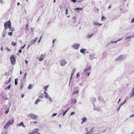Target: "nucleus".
<instances>
[{"label": "nucleus", "mask_w": 134, "mask_h": 134, "mask_svg": "<svg viewBox=\"0 0 134 134\" xmlns=\"http://www.w3.org/2000/svg\"><path fill=\"white\" fill-rule=\"evenodd\" d=\"M27 116L33 120H37L38 118V116L32 113L28 114Z\"/></svg>", "instance_id": "nucleus-2"}, {"label": "nucleus", "mask_w": 134, "mask_h": 134, "mask_svg": "<svg viewBox=\"0 0 134 134\" xmlns=\"http://www.w3.org/2000/svg\"><path fill=\"white\" fill-rule=\"evenodd\" d=\"M45 56H46L45 55H43V54H41L40 57L42 58H44V59L45 58Z\"/></svg>", "instance_id": "nucleus-27"}, {"label": "nucleus", "mask_w": 134, "mask_h": 134, "mask_svg": "<svg viewBox=\"0 0 134 134\" xmlns=\"http://www.w3.org/2000/svg\"><path fill=\"white\" fill-rule=\"evenodd\" d=\"M56 41V39H54L53 40V46L54 43Z\"/></svg>", "instance_id": "nucleus-46"}, {"label": "nucleus", "mask_w": 134, "mask_h": 134, "mask_svg": "<svg viewBox=\"0 0 134 134\" xmlns=\"http://www.w3.org/2000/svg\"><path fill=\"white\" fill-rule=\"evenodd\" d=\"M4 26L5 27V30H6L7 29H8V25L7 21L4 24Z\"/></svg>", "instance_id": "nucleus-18"}, {"label": "nucleus", "mask_w": 134, "mask_h": 134, "mask_svg": "<svg viewBox=\"0 0 134 134\" xmlns=\"http://www.w3.org/2000/svg\"><path fill=\"white\" fill-rule=\"evenodd\" d=\"M83 9V8H75V10H82Z\"/></svg>", "instance_id": "nucleus-28"}, {"label": "nucleus", "mask_w": 134, "mask_h": 134, "mask_svg": "<svg viewBox=\"0 0 134 134\" xmlns=\"http://www.w3.org/2000/svg\"><path fill=\"white\" fill-rule=\"evenodd\" d=\"M48 99L50 102H52V98L50 97H49Z\"/></svg>", "instance_id": "nucleus-39"}, {"label": "nucleus", "mask_w": 134, "mask_h": 134, "mask_svg": "<svg viewBox=\"0 0 134 134\" xmlns=\"http://www.w3.org/2000/svg\"><path fill=\"white\" fill-rule=\"evenodd\" d=\"M32 123L35 124H36L37 123V121L32 122Z\"/></svg>", "instance_id": "nucleus-58"}, {"label": "nucleus", "mask_w": 134, "mask_h": 134, "mask_svg": "<svg viewBox=\"0 0 134 134\" xmlns=\"http://www.w3.org/2000/svg\"><path fill=\"white\" fill-rule=\"evenodd\" d=\"M75 114V113L74 112H72L70 114V115H73L74 114Z\"/></svg>", "instance_id": "nucleus-51"}, {"label": "nucleus", "mask_w": 134, "mask_h": 134, "mask_svg": "<svg viewBox=\"0 0 134 134\" xmlns=\"http://www.w3.org/2000/svg\"><path fill=\"white\" fill-rule=\"evenodd\" d=\"M90 72H88V71H87L86 73L85 74V75H87L88 76H89L90 75Z\"/></svg>", "instance_id": "nucleus-35"}, {"label": "nucleus", "mask_w": 134, "mask_h": 134, "mask_svg": "<svg viewBox=\"0 0 134 134\" xmlns=\"http://www.w3.org/2000/svg\"><path fill=\"white\" fill-rule=\"evenodd\" d=\"M8 34L9 36H11L12 35V32H10L8 33Z\"/></svg>", "instance_id": "nucleus-44"}, {"label": "nucleus", "mask_w": 134, "mask_h": 134, "mask_svg": "<svg viewBox=\"0 0 134 134\" xmlns=\"http://www.w3.org/2000/svg\"><path fill=\"white\" fill-rule=\"evenodd\" d=\"M8 27L9 29L10 30L12 28L11 25V22L10 20H9L7 21Z\"/></svg>", "instance_id": "nucleus-9"}, {"label": "nucleus", "mask_w": 134, "mask_h": 134, "mask_svg": "<svg viewBox=\"0 0 134 134\" xmlns=\"http://www.w3.org/2000/svg\"><path fill=\"white\" fill-rule=\"evenodd\" d=\"M40 100L39 99H37V100L36 101L35 103V104H37L38 102H40Z\"/></svg>", "instance_id": "nucleus-29"}, {"label": "nucleus", "mask_w": 134, "mask_h": 134, "mask_svg": "<svg viewBox=\"0 0 134 134\" xmlns=\"http://www.w3.org/2000/svg\"><path fill=\"white\" fill-rule=\"evenodd\" d=\"M17 127H19L22 126L24 128L26 127V126L24 125V123L23 122H21L20 124H18L17 125Z\"/></svg>", "instance_id": "nucleus-11"}, {"label": "nucleus", "mask_w": 134, "mask_h": 134, "mask_svg": "<svg viewBox=\"0 0 134 134\" xmlns=\"http://www.w3.org/2000/svg\"><path fill=\"white\" fill-rule=\"evenodd\" d=\"M9 108H7V110L5 111V114H7L9 111Z\"/></svg>", "instance_id": "nucleus-36"}, {"label": "nucleus", "mask_w": 134, "mask_h": 134, "mask_svg": "<svg viewBox=\"0 0 134 134\" xmlns=\"http://www.w3.org/2000/svg\"><path fill=\"white\" fill-rule=\"evenodd\" d=\"M11 44L14 46H15V43L14 42V41L12 42Z\"/></svg>", "instance_id": "nucleus-43"}, {"label": "nucleus", "mask_w": 134, "mask_h": 134, "mask_svg": "<svg viewBox=\"0 0 134 134\" xmlns=\"http://www.w3.org/2000/svg\"><path fill=\"white\" fill-rule=\"evenodd\" d=\"M44 97V95L43 94H40V96H39V98H42Z\"/></svg>", "instance_id": "nucleus-32"}, {"label": "nucleus", "mask_w": 134, "mask_h": 134, "mask_svg": "<svg viewBox=\"0 0 134 134\" xmlns=\"http://www.w3.org/2000/svg\"><path fill=\"white\" fill-rule=\"evenodd\" d=\"M125 58V57L123 55H121L119 57L117 58L115 61H120L121 60H122Z\"/></svg>", "instance_id": "nucleus-5"}, {"label": "nucleus", "mask_w": 134, "mask_h": 134, "mask_svg": "<svg viewBox=\"0 0 134 134\" xmlns=\"http://www.w3.org/2000/svg\"><path fill=\"white\" fill-rule=\"evenodd\" d=\"M71 1L74 3H75L76 2V0H71Z\"/></svg>", "instance_id": "nucleus-57"}, {"label": "nucleus", "mask_w": 134, "mask_h": 134, "mask_svg": "<svg viewBox=\"0 0 134 134\" xmlns=\"http://www.w3.org/2000/svg\"><path fill=\"white\" fill-rule=\"evenodd\" d=\"M23 87V85H21V86H20V88L21 89Z\"/></svg>", "instance_id": "nucleus-53"}, {"label": "nucleus", "mask_w": 134, "mask_h": 134, "mask_svg": "<svg viewBox=\"0 0 134 134\" xmlns=\"http://www.w3.org/2000/svg\"><path fill=\"white\" fill-rule=\"evenodd\" d=\"M82 121L81 122V124H82L83 123L85 122L87 120V118L84 117L82 119Z\"/></svg>", "instance_id": "nucleus-10"}, {"label": "nucleus", "mask_w": 134, "mask_h": 134, "mask_svg": "<svg viewBox=\"0 0 134 134\" xmlns=\"http://www.w3.org/2000/svg\"><path fill=\"white\" fill-rule=\"evenodd\" d=\"M88 129L89 128H86V130L87 131V132L86 134H92L93 132L94 128L93 127L89 131H88Z\"/></svg>", "instance_id": "nucleus-3"}, {"label": "nucleus", "mask_w": 134, "mask_h": 134, "mask_svg": "<svg viewBox=\"0 0 134 134\" xmlns=\"http://www.w3.org/2000/svg\"><path fill=\"white\" fill-rule=\"evenodd\" d=\"M6 49L8 51H10V49H9L7 47H6Z\"/></svg>", "instance_id": "nucleus-55"}, {"label": "nucleus", "mask_w": 134, "mask_h": 134, "mask_svg": "<svg viewBox=\"0 0 134 134\" xmlns=\"http://www.w3.org/2000/svg\"><path fill=\"white\" fill-rule=\"evenodd\" d=\"M86 50V49H82L80 50V52L83 53H84L85 51Z\"/></svg>", "instance_id": "nucleus-21"}, {"label": "nucleus", "mask_w": 134, "mask_h": 134, "mask_svg": "<svg viewBox=\"0 0 134 134\" xmlns=\"http://www.w3.org/2000/svg\"><path fill=\"white\" fill-rule=\"evenodd\" d=\"M91 67H89L87 69H86L84 71H88V70H91Z\"/></svg>", "instance_id": "nucleus-34"}, {"label": "nucleus", "mask_w": 134, "mask_h": 134, "mask_svg": "<svg viewBox=\"0 0 134 134\" xmlns=\"http://www.w3.org/2000/svg\"><path fill=\"white\" fill-rule=\"evenodd\" d=\"M78 92H79L78 91H76L74 92L73 93L72 95L73 96L74 94H77V96H78Z\"/></svg>", "instance_id": "nucleus-22"}, {"label": "nucleus", "mask_w": 134, "mask_h": 134, "mask_svg": "<svg viewBox=\"0 0 134 134\" xmlns=\"http://www.w3.org/2000/svg\"><path fill=\"white\" fill-rule=\"evenodd\" d=\"M3 134H8L7 131H6Z\"/></svg>", "instance_id": "nucleus-64"}, {"label": "nucleus", "mask_w": 134, "mask_h": 134, "mask_svg": "<svg viewBox=\"0 0 134 134\" xmlns=\"http://www.w3.org/2000/svg\"><path fill=\"white\" fill-rule=\"evenodd\" d=\"M79 46L80 45L79 44L77 43H75L72 46V47L75 49H78Z\"/></svg>", "instance_id": "nucleus-7"}, {"label": "nucleus", "mask_w": 134, "mask_h": 134, "mask_svg": "<svg viewBox=\"0 0 134 134\" xmlns=\"http://www.w3.org/2000/svg\"><path fill=\"white\" fill-rule=\"evenodd\" d=\"M10 60L11 63L12 64L14 65L15 62V59L14 57V55H12L10 57Z\"/></svg>", "instance_id": "nucleus-4"}, {"label": "nucleus", "mask_w": 134, "mask_h": 134, "mask_svg": "<svg viewBox=\"0 0 134 134\" xmlns=\"http://www.w3.org/2000/svg\"><path fill=\"white\" fill-rule=\"evenodd\" d=\"M44 93L45 94V97L46 98H48L49 97L48 94L45 91H44Z\"/></svg>", "instance_id": "nucleus-15"}, {"label": "nucleus", "mask_w": 134, "mask_h": 134, "mask_svg": "<svg viewBox=\"0 0 134 134\" xmlns=\"http://www.w3.org/2000/svg\"><path fill=\"white\" fill-rule=\"evenodd\" d=\"M133 116H134V114L132 115H130L129 117H132Z\"/></svg>", "instance_id": "nucleus-60"}, {"label": "nucleus", "mask_w": 134, "mask_h": 134, "mask_svg": "<svg viewBox=\"0 0 134 134\" xmlns=\"http://www.w3.org/2000/svg\"><path fill=\"white\" fill-rule=\"evenodd\" d=\"M24 95L23 94H22L21 95V97L22 98H23L24 97Z\"/></svg>", "instance_id": "nucleus-61"}, {"label": "nucleus", "mask_w": 134, "mask_h": 134, "mask_svg": "<svg viewBox=\"0 0 134 134\" xmlns=\"http://www.w3.org/2000/svg\"><path fill=\"white\" fill-rule=\"evenodd\" d=\"M127 101V100L126 99H125L124 101L120 105V106H121L124 104L126 103Z\"/></svg>", "instance_id": "nucleus-25"}, {"label": "nucleus", "mask_w": 134, "mask_h": 134, "mask_svg": "<svg viewBox=\"0 0 134 134\" xmlns=\"http://www.w3.org/2000/svg\"><path fill=\"white\" fill-rule=\"evenodd\" d=\"M11 84H10L7 87H5V88H4L5 89V90H8V89H9V88H10V87H11Z\"/></svg>", "instance_id": "nucleus-24"}, {"label": "nucleus", "mask_w": 134, "mask_h": 134, "mask_svg": "<svg viewBox=\"0 0 134 134\" xmlns=\"http://www.w3.org/2000/svg\"><path fill=\"white\" fill-rule=\"evenodd\" d=\"M134 22V17H133V18L132 19L131 21V23H133Z\"/></svg>", "instance_id": "nucleus-50"}, {"label": "nucleus", "mask_w": 134, "mask_h": 134, "mask_svg": "<svg viewBox=\"0 0 134 134\" xmlns=\"http://www.w3.org/2000/svg\"><path fill=\"white\" fill-rule=\"evenodd\" d=\"M38 39V37H37L35 40H32L30 42H29V43L30 45H32L33 44H34L36 42Z\"/></svg>", "instance_id": "nucleus-8"}, {"label": "nucleus", "mask_w": 134, "mask_h": 134, "mask_svg": "<svg viewBox=\"0 0 134 134\" xmlns=\"http://www.w3.org/2000/svg\"><path fill=\"white\" fill-rule=\"evenodd\" d=\"M39 130V129L36 128L35 129H34L32 131V132L33 133H35L37 132V131Z\"/></svg>", "instance_id": "nucleus-14"}, {"label": "nucleus", "mask_w": 134, "mask_h": 134, "mask_svg": "<svg viewBox=\"0 0 134 134\" xmlns=\"http://www.w3.org/2000/svg\"><path fill=\"white\" fill-rule=\"evenodd\" d=\"M43 59H44V58H42L40 57L38 59V60L39 61H43Z\"/></svg>", "instance_id": "nucleus-40"}, {"label": "nucleus", "mask_w": 134, "mask_h": 134, "mask_svg": "<svg viewBox=\"0 0 134 134\" xmlns=\"http://www.w3.org/2000/svg\"><path fill=\"white\" fill-rule=\"evenodd\" d=\"M27 75V74L26 73H25L24 74V76L23 77V79L25 80L26 79V77Z\"/></svg>", "instance_id": "nucleus-33"}, {"label": "nucleus", "mask_w": 134, "mask_h": 134, "mask_svg": "<svg viewBox=\"0 0 134 134\" xmlns=\"http://www.w3.org/2000/svg\"><path fill=\"white\" fill-rule=\"evenodd\" d=\"M93 24L95 26H97L98 25L101 26L102 25V24H101L99 23L98 22H96L95 21L93 23Z\"/></svg>", "instance_id": "nucleus-12"}, {"label": "nucleus", "mask_w": 134, "mask_h": 134, "mask_svg": "<svg viewBox=\"0 0 134 134\" xmlns=\"http://www.w3.org/2000/svg\"><path fill=\"white\" fill-rule=\"evenodd\" d=\"M80 76V75H79V73H78L77 74V75H76V77L77 78H78L79 76Z\"/></svg>", "instance_id": "nucleus-48"}, {"label": "nucleus", "mask_w": 134, "mask_h": 134, "mask_svg": "<svg viewBox=\"0 0 134 134\" xmlns=\"http://www.w3.org/2000/svg\"><path fill=\"white\" fill-rule=\"evenodd\" d=\"M75 68H74L72 70V72H71V78H70V79H71L72 76L73 75H74L75 71Z\"/></svg>", "instance_id": "nucleus-16"}, {"label": "nucleus", "mask_w": 134, "mask_h": 134, "mask_svg": "<svg viewBox=\"0 0 134 134\" xmlns=\"http://www.w3.org/2000/svg\"><path fill=\"white\" fill-rule=\"evenodd\" d=\"M123 38H120V39H118V41H120L121 40H122Z\"/></svg>", "instance_id": "nucleus-59"}, {"label": "nucleus", "mask_w": 134, "mask_h": 134, "mask_svg": "<svg viewBox=\"0 0 134 134\" xmlns=\"http://www.w3.org/2000/svg\"><path fill=\"white\" fill-rule=\"evenodd\" d=\"M48 85H46V86L44 87V88L45 90L46 91H47V89L48 88Z\"/></svg>", "instance_id": "nucleus-31"}, {"label": "nucleus", "mask_w": 134, "mask_h": 134, "mask_svg": "<svg viewBox=\"0 0 134 134\" xmlns=\"http://www.w3.org/2000/svg\"><path fill=\"white\" fill-rule=\"evenodd\" d=\"M26 30H28V25H27L26 26Z\"/></svg>", "instance_id": "nucleus-62"}, {"label": "nucleus", "mask_w": 134, "mask_h": 134, "mask_svg": "<svg viewBox=\"0 0 134 134\" xmlns=\"http://www.w3.org/2000/svg\"><path fill=\"white\" fill-rule=\"evenodd\" d=\"M76 99H72L70 101V102L72 103H76Z\"/></svg>", "instance_id": "nucleus-13"}, {"label": "nucleus", "mask_w": 134, "mask_h": 134, "mask_svg": "<svg viewBox=\"0 0 134 134\" xmlns=\"http://www.w3.org/2000/svg\"><path fill=\"white\" fill-rule=\"evenodd\" d=\"M93 105H94V107L93 108L94 110H96V111H99V110H100L99 108L95 107V105L94 104H93Z\"/></svg>", "instance_id": "nucleus-17"}, {"label": "nucleus", "mask_w": 134, "mask_h": 134, "mask_svg": "<svg viewBox=\"0 0 134 134\" xmlns=\"http://www.w3.org/2000/svg\"><path fill=\"white\" fill-rule=\"evenodd\" d=\"M132 95L131 96V97L132 96H134V88L132 90Z\"/></svg>", "instance_id": "nucleus-37"}, {"label": "nucleus", "mask_w": 134, "mask_h": 134, "mask_svg": "<svg viewBox=\"0 0 134 134\" xmlns=\"http://www.w3.org/2000/svg\"><path fill=\"white\" fill-rule=\"evenodd\" d=\"M94 34L93 33L91 34H89L87 36H86V37L87 38H90L91 37L93 36V35Z\"/></svg>", "instance_id": "nucleus-20"}, {"label": "nucleus", "mask_w": 134, "mask_h": 134, "mask_svg": "<svg viewBox=\"0 0 134 134\" xmlns=\"http://www.w3.org/2000/svg\"><path fill=\"white\" fill-rule=\"evenodd\" d=\"M60 62V64L62 66H64L66 63V62L63 59L61 60Z\"/></svg>", "instance_id": "nucleus-6"}, {"label": "nucleus", "mask_w": 134, "mask_h": 134, "mask_svg": "<svg viewBox=\"0 0 134 134\" xmlns=\"http://www.w3.org/2000/svg\"><path fill=\"white\" fill-rule=\"evenodd\" d=\"M91 100L93 103H94L96 102V98H93L91 99Z\"/></svg>", "instance_id": "nucleus-23"}, {"label": "nucleus", "mask_w": 134, "mask_h": 134, "mask_svg": "<svg viewBox=\"0 0 134 134\" xmlns=\"http://www.w3.org/2000/svg\"><path fill=\"white\" fill-rule=\"evenodd\" d=\"M57 113L53 114L52 116V117H53L54 116H55L57 115Z\"/></svg>", "instance_id": "nucleus-45"}, {"label": "nucleus", "mask_w": 134, "mask_h": 134, "mask_svg": "<svg viewBox=\"0 0 134 134\" xmlns=\"http://www.w3.org/2000/svg\"><path fill=\"white\" fill-rule=\"evenodd\" d=\"M14 122V120L13 119H12V120L9 121L4 126V128L5 129H8V127L10 125H12L13 124Z\"/></svg>", "instance_id": "nucleus-1"}, {"label": "nucleus", "mask_w": 134, "mask_h": 134, "mask_svg": "<svg viewBox=\"0 0 134 134\" xmlns=\"http://www.w3.org/2000/svg\"><path fill=\"white\" fill-rule=\"evenodd\" d=\"M6 33V32L5 30H4L2 32V36L3 37L5 36V35Z\"/></svg>", "instance_id": "nucleus-19"}, {"label": "nucleus", "mask_w": 134, "mask_h": 134, "mask_svg": "<svg viewBox=\"0 0 134 134\" xmlns=\"http://www.w3.org/2000/svg\"><path fill=\"white\" fill-rule=\"evenodd\" d=\"M31 30L32 32V35H33V33H34V28L31 27Z\"/></svg>", "instance_id": "nucleus-42"}, {"label": "nucleus", "mask_w": 134, "mask_h": 134, "mask_svg": "<svg viewBox=\"0 0 134 134\" xmlns=\"http://www.w3.org/2000/svg\"><path fill=\"white\" fill-rule=\"evenodd\" d=\"M105 19V17H104V16H103L102 17L101 20L102 21H103V19Z\"/></svg>", "instance_id": "nucleus-49"}, {"label": "nucleus", "mask_w": 134, "mask_h": 134, "mask_svg": "<svg viewBox=\"0 0 134 134\" xmlns=\"http://www.w3.org/2000/svg\"><path fill=\"white\" fill-rule=\"evenodd\" d=\"M110 43H111V44H113V43H114V41H110Z\"/></svg>", "instance_id": "nucleus-54"}, {"label": "nucleus", "mask_w": 134, "mask_h": 134, "mask_svg": "<svg viewBox=\"0 0 134 134\" xmlns=\"http://www.w3.org/2000/svg\"><path fill=\"white\" fill-rule=\"evenodd\" d=\"M121 107V106H120H120H119V107L118 108V109H117V111H118L120 109V107Z\"/></svg>", "instance_id": "nucleus-56"}, {"label": "nucleus", "mask_w": 134, "mask_h": 134, "mask_svg": "<svg viewBox=\"0 0 134 134\" xmlns=\"http://www.w3.org/2000/svg\"><path fill=\"white\" fill-rule=\"evenodd\" d=\"M18 80L17 78L16 79H15V85H17V84L18 82H17V81Z\"/></svg>", "instance_id": "nucleus-30"}, {"label": "nucleus", "mask_w": 134, "mask_h": 134, "mask_svg": "<svg viewBox=\"0 0 134 134\" xmlns=\"http://www.w3.org/2000/svg\"><path fill=\"white\" fill-rule=\"evenodd\" d=\"M132 36H127L126 37V40H127L128 39H130L131 37Z\"/></svg>", "instance_id": "nucleus-41"}, {"label": "nucleus", "mask_w": 134, "mask_h": 134, "mask_svg": "<svg viewBox=\"0 0 134 134\" xmlns=\"http://www.w3.org/2000/svg\"><path fill=\"white\" fill-rule=\"evenodd\" d=\"M32 88V87L31 85H30L28 87V88L29 89H31Z\"/></svg>", "instance_id": "nucleus-38"}, {"label": "nucleus", "mask_w": 134, "mask_h": 134, "mask_svg": "<svg viewBox=\"0 0 134 134\" xmlns=\"http://www.w3.org/2000/svg\"><path fill=\"white\" fill-rule=\"evenodd\" d=\"M11 78H10V79H9L8 81H6V84H8L11 81Z\"/></svg>", "instance_id": "nucleus-26"}, {"label": "nucleus", "mask_w": 134, "mask_h": 134, "mask_svg": "<svg viewBox=\"0 0 134 134\" xmlns=\"http://www.w3.org/2000/svg\"><path fill=\"white\" fill-rule=\"evenodd\" d=\"M9 31H14V28L13 27H12V28Z\"/></svg>", "instance_id": "nucleus-52"}, {"label": "nucleus", "mask_w": 134, "mask_h": 134, "mask_svg": "<svg viewBox=\"0 0 134 134\" xmlns=\"http://www.w3.org/2000/svg\"><path fill=\"white\" fill-rule=\"evenodd\" d=\"M21 52H22V51L21 49H19V53H21Z\"/></svg>", "instance_id": "nucleus-63"}, {"label": "nucleus", "mask_w": 134, "mask_h": 134, "mask_svg": "<svg viewBox=\"0 0 134 134\" xmlns=\"http://www.w3.org/2000/svg\"><path fill=\"white\" fill-rule=\"evenodd\" d=\"M67 112V110H65V111H64L63 113V116H64V115L66 114V113Z\"/></svg>", "instance_id": "nucleus-47"}]
</instances>
